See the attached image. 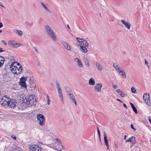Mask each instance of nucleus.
<instances>
[{"mask_svg":"<svg viewBox=\"0 0 151 151\" xmlns=\"http://www.w3.org/2000/svg\"><path fill=\"white\" fill-rule=\"evenodd\" d=\"M113 67L115 68L117 73L120 71L121 70L120 69V68L118 66V65L116 63H114L113 64Z\"/></svg>","mask_w":151,"mask_h":151,"instance_id":"obj_19","label":"nucleus"},{"mask_svg":"<svg viewBox=\"0 0 151 151\" xmlns=\"http://www.w3.org/2000/svg\"><path fill=\"white\" fill-rule=\"evenodd\" d=\"M35 86H36L35 84H34V85L33 86V88H35Z\"/></svg>","mask_w":151,"mask_h":151,"instance_id":"obj_60","label":"nucleus"},{"mask_svg":"<svg viewBox=\"0 0 151 151\" xmlns=\"http://www.w3.org/2000/svg\"><path fill=\"white\" fill-rule=\"evenodd\" d=\"M67 27H68V28L69 29H70V27H69V26L68 25H67Z\"/></svg>","mask_w":151,"mask_h":151,"instance_id":"obj_57","label":"nucleus"},{"mask_svg":"<svg viewBox=\"0 0 151 151\" xmlns=\"http://www.w3.org/2000/svg\"><path fill=\"white\" fill-rule=\"evenodd\" d=\"M14 43L12 41H9L8 42V44L9 45H12V44H13Z\"/></svg>","mask_w":151,"mask_h":151,"instance_id":"obj_43","label":"nucleus"},{"mask_svg":"<svg viewBox=\"0 0 151 151\" xmlns=\"http://www.w3.org/2000/svg\"><path fill=\"white\" fill-rule=\"evenodd\" d=\"M149 120L150 122V123L151 124V117H150L149 119Z\"/></svg>","mask_w":151,"mask_h":151,"instance_id":"obj_54","label":"nucleus"},{"mask_svg":"<svg viewBox=\"0 0 151 151\" xmlns=\"http://www.w3.org/2000/svg\"><path fill=\"white\" fill-rule=\"evenodd\" d=\"M3 24H2L1 23V22H0V28L2 27H3Z\"/></svg>","mask_w":151,"mask_h":151,"instance_id":"obj_51","label":"nucleus"},{"mask_svg":"<svg viewBox=\"0 0 151 151\" xmlns=\"http://www.w3.org/2000/svg\"><path fill=\"white\" fill-rule=\"evenodd\" d=\"M17 102L12 100H9V106L10 108L13 109L18 108L17 106L16 105Z\"/></svg>","mask_w":151,"mask_h":151,"instance_id":"obj_7","label":"nucleus"},{"mask_svg":"<svg viewBox=\"0 0 151 151\" xmlns=\"http://www.w3.org/2000/svg\"><path fill=\"white\" fill-rule=\"evenodd\" d=\"M62 146L61 144H60V145H59V147H58V148H56V149L57 150L60 151L62 150Z\"/></svg>","mask_w":151,"mask_h":151,"instance_id":"obj_33","label":"nucleus"},{"mask_svg":"<svg viewBox=\"0 0 151 151\" xmlns=\"http://www.w3.org/2000/svg\"><path fill=\"white\" fill-rule=\"evenodd\" d=\"M2 32V31L1 30H0V33H1Z\"/></svg>","mask_w":151,"mask_h":151,"instance_id":"obj_61","label":"nucleus"},{"mask_svg":"<svg viewBox=\"0 0 151 151\" xmlns=\"http://www.w3.org/2000/svg\"><path fill=\"white\" fill-rule=\"evenodd\" d=\"M66 90H68V91H69V93L71 92V90H70V88L69 87H67L66 88Z\"/></svg>","mask_w":151,"mask_h":151,"instance_id":"obj_45","label":"nucleus"},{"mask_svg":"<svg viewBox=\"0 0 151 151\" xmlns=\"http://www.w3.org/2000/svg\"><path fill=\"white\" fill-rule=\"evenodd\" d=\"M13 151H22V150L19 147H17L13 149Z\"/></svg>","mask_w":151,"mask_h":151,"instance_id":"obj_32","label":"nucleus"},{"mask_svg":"<svg viewBox=\"0 0 151 151\" xmlns=\"http://www.w3.org/2000/svg\"><path fill=\"white\" fill-rule=\"evenodd\" d=\"M123 105L124 106L125 108L127 109L128 108L127 107V106L125 104H123Z\"/></svg>","mask_w":151,"mask_h":151,"instance_id":"obj_49","label":"nucleus"},{"mask_svg":"<svg viewBox=\"0 0 151 151\" xmlns=\"http://www.w3.org/2000/svg\"><path fill=\"white\" fill-rule=\"evenodd\" d=\"M86 46H80V50L83 52L86 53L88 52V50L87 48L86 47Z\"/></svg>","mask_w":151,"mask_h":151,"instance_id":"obj_15","label":"nucleus"},{"mask_svg":"<svg viewBox=\"0 0 151 151\" xmlns=\"http://www.w3.org/2000/svg\"><path fill=\"white\" fill-rule=\"evenodd\" d=\"M95 80L92 78H91L89 80L88 84L90 85L93 86L95 85Z\"/></svg>","mask_w":151,"mask_h":151,"instance_id":"obj_21","label":"nucleus"},{"mask_svg":"<svg viewBox=\"0 0 151 151\" xmlns=\"http://www.w3.org/2000/svg\"><path fill=\"white\" fill-rule=\"evenodd\" d=\"M56 84L57 89L61 88L60 84L58 81H56Z\"/></svg>","mask_w":151,"mask_h":151,"instance_id":"obj_35","label":"nucleus"},{"mask_svg":"<svg viewBox=\"0 0 151 151\" xmlns=\"http://www.w3.org/2000/svg\"><path fill=\"white\" fill-rule=\"evenodd\" d=\"M131 127L132 129H133L134 131H135L136 130V129L134 128L133 125V124H131Z\"/></svg>","mask_w":151,"mask_h":151,"instance_id":"obj_40","label":"nucleus"},{"mask_svg":"<svg viewBox=\"0 0 151 151\" xmlns=\"http://www.w3.org/2000/svg\"><path fill=\"white\" fill-rule=\"evenodd\" d=\"M131 91L133 93H135L136 91V90L133 87H132L131 88Z\"/></svg>","mask_w":151,"mask_h":151,"instance_id":"obj_37","label":"nucleus"},{"mask_svg":"<svg viewBox=\"0 0 151 151\" xmlns=\"http://www.w3.org/2000/svg\"><path fill=\"white\" fill-rule=\"evenodd\" d=\"M112 86H113V88L114 89H115L117 88V86L116 85H115V84H114Z\"/></svg>","mask_w":151,"mask_h":151,"instance_id":"obj_46","label":"nucleus"},{"mask_svg":"<svg viewBox=\"0 0 151 151\" xmlns=\"http://www.w3.org/2000/svg\"><path fill=\"white\" fill-rule=\"evenodd\" d=\"M28 148L32 151H41L42 148L37 145H29Z\"/></svg>","mask_w":151,"mask_h":151,"instance_id":"obj_5","label":"nucleus"},{"mask_svg":"<svg viewBox=\"0 0 151 151\" xmlns=\"http://www.w3.org/2000/svg\"><path fill=\"white\" fill-rule=\"evenodd\" d=\"M14 32L16 33L19 36L23 34L22 32L20 30L15 29L14 31Z\"/></svg>","mask_w":151,"mask_h":151,"instance_id":"obj_28","label":"nucleus"},{"mask_svg":"<svg viewBox=\"0 0 151 151\" xmlns=\"http://www.w3.org/2000/svg\"><path fill=\"white\" fill-rule=\"evenodd\" d=\"M68 95L69 98L74 103L75 105H77L76 100L75 99V96L73 94L72 92H70L68 93Z\"/></svg>","mask_w":151,"mask_h":151,"instance_id":"obj_9","label":"nucleus"},{"mask_svg":"<svg viewBox=\"0 0 151 151\" xmlns=\"http://www.w3.org/2000/svg\"><path fill=\"white\" fill-rule=\"evenodd\" d=\"M81 43H83L82 44L83 45H85V46L87 47H88V43L87 42L85 39L81 38Z\"/></svg>","mask_w":151,"mask_h":151,"instance_id":"obj_18","label":"nucleus"},{"mask_svg":"<svg viewBox=\"0 0 151 151\" xmlns=\"http://www.w3.org/2000/svg\"><path fill=\"white\" fill-rule=\"evenodd\" d=\"M0 6L4 8V7L3 6V5L2 4H1L0 2Z\"/></svg>","mask_w":151,"mask_h":151,"instance_id":"obj_56","label":"nucleus"},{"mask_svg":"<svg viewBox=\"0 0 151 151\" xmlns=\"http://www.w3.org/2000/svg\"><path fill=\"white\" fill-rule=\"evenodd\" d=\"M17 73L16 74H20L22 72V68L21 66H19L18 67H17Z\"/></svg>","mask_w":151,"mask_h":151,"instance_id":"obj_20","label":"nucleus"},{"mask_svg":"<svg viewBox=\"0 0 151 151\" xmlns=\"http://www.w3.org/2000/svg\"><path fill=\"white\" fill-rule=\"evenodd\" d=\"M1 101L0 102H2L3 101H7V100H9V99H8V98H7L5 96H3L2 98H1Z\"/></svg>","mask_w":151,"mask_h":151,"instance_id":"obj_29","label":"nucleus"},{"mask_svg":"<svg viewBox=\"0 0 151 151\" xmlns=\"http://www.w3.org/2000/svg\"><path fill=\"white\" fill-rule=\"evenodd\" d=\"M75 61L77 62L78 63V65L79 67H83V64L81 61L78 58H76L75 59Z\"/></svg>","mask_w":151,"mask_h":151,"instance_id":"obj_12","label":"nucleus"},{"mask_svg":"<svg viewBox=\"0 0 151 151\" xmlns=\"http://www.w3.org/2000/svg\"><path fill=\"white\" fill-rule=\"evenodd\" d=\"M97 131L98 132V134L99 136V137H100V131L98 128V127H97Z\"/></svg>","mask_w":151,"mask_h":151,"instance_id":"obj_42","label":"nucleus"},{"mask_svg":"<svg viewBox=\"0 0 151 151\" xmlns=\"http://www.w3.org/2000/svg\"><path fill=\"white\" fill-rule=\"evenodd\" d=\"M4 61V57L0 56V67L3 65Z\"/></svg>","mask_w":151,"mask_h":151,"instance_id":"obj_25","label":"nucleus"},{"mask_svg":"<svg viewBox=\"0 0 151 151\" xmlns=\"http://www.w3.org/2000/svg\"><path fill=\"white\" fill-rule=\"evenodd\" d=\"M14 65V63L12 64L10 66V69L13 73L16 74L17 66Z\"/></svg>","mask_w":151,"mask_h":151,"instance_id":"obj_10","label":"nucleus"},{"mask_svg":"<svg viewBox=\"0 0 151 151\" xmlns=\"http://www.w3.org/2000/svg\"><path fill=\"white\" fill-rule=\"evenodd\" d=\"M116 100L118 101H120L121 103H122V101L120 99H116Z\"/></svg>","mask_w":151,"mask_h":151,"instance_id":"obj_52","label":"nucleus"},{"mask_svg":"<svg viewBox=\"0 0 151 151\" xmlns=\"http://www.w3.org/2000/svg\"><path fill=\"white\" fill-rule=\"evenodd\" d=\"M103 85L101 83H96L94 89L96 91L100 92L101 91V88L102 87Z\"/></svg>","mask_w":151,"mask_h":151,"instance_id":"obj_8","label":"nucleus"},{"mask_svg":"<svg viewBox=\"0 0 151 151\" xmlns=\"http://www.w3.org/2000/svg\"><path fill=\"white\" fill-rule=\"evenodd\" d=\"M34 50H35V51H36L37 52V53H39V52H38V50L35 47H34Z\"/></svg>","mask_w":151,"mask_h":151,"instance_id":"obj_47","label":"nucleus"},{"mask_svg":"<svg viewBox=\"0 0 151 151\" xmlns=\"http://www.w3.org/2000/svg\"><path fill=\"white\" fill-rule=\"evenodd\" d=\"M36 117L39 124L41 126L44 125L45 121L44 116L42 114H38L37 115Z\"/></svg>","mask_w":151,"mask_h":151,"instance_id":"obj_4","label":"nucleus"},{"mask_svg":"<svg viewBox=\"0 0 151 151\" xmlns=\"http://www.w3.org/2000/svg\"><path fill=\"white\" fill-rule=\"evenodd\" d=\"M143 99L144 102L149 106H151V102L150 100V96L148 93H145L143 96Z\"/></svg>","mask_w":151,"mask_h":151,"instance_id":"obj_3","label":"nucleus"},{"mask_svg":"<svg viewBox=\"0 0 151 151\" xmlns=\"http://www.w3.org/2000/svg\"><path fill=\"white\" fill-rule=\"evenodd\" d=\"M145 64L146 65H147V67L149 68V66L148 65V61H147V60L146 59H145Z\"/></svg>","mask_w":151,"mask_h":151,"instance_id":"obj_44","label":"nucleus"},{"mask_svg":"<svg viewBox=\"0 0 151 151\" xmlns=\"http://www.w3.org/2000/svg\"><path fill=\"white\" fill-rule=\"evenodd\" d=\"M130 104L132 107V108L133 110L134 111V112L136 114H137L138 112H137V110L136 109V108H135V106H134L133 104L131 102H130Z\"/></svg>","mask_w":151,"mask_h":151,"instance_id":"obj_24","label":"nucleus"},{"mask_svg":"<svg viewBox=\"0 0 151 151\" xmlns=\"http://www.w3.org/2000/svg\"><path fill=\"white\" fill-rule=\"evenodd\" d=\"M60 98L61 101L63 103V94L62 93H60L59 94Z\"/></svg>","mask_w":151,"mask_h":151,"instance_id":"obj_30","label":"nucleus"},{"mask_svg":"<svg viewBox=\"0 0 151 151\" xmlns=\"http://www.w3.org/2000/svg\"><path fill=\"white\" fill-rule=\"evenodd\" d=\"M99 138H100V141H101V137H99Z\"/></svg>","mask_w":151,"mask_h":151,"instance_id":"obj_62","label":"nucleus"},{"mask_svg":"<svg viewBox=\"0 0 151 151\" xmlns=\"http://www.w3.org/2000/svg\"><path fill=\"white\" fill-rule=\"evenodd\" d=\"M46 95V98H47V100L49 99H49V96L48 95Z\"/></svg>","mask_w":151,"mask_h":151,"instance_id":"obj_53","label":"nucleus"},{"mask_svg":"<svg viewBox=\"0 0 151 151\" xmlns=\"http://www.w3.org/2000/svg\"><path fill=\"white\" fill-rule=\"evenodd\" d=\"M33 95L30 96L25 98L24 101L26 102L27 104L32 106L36 104V99L34 98Z\"/></svg>","mask_w":151,"mask_h":151,"instance_id":"obj_2","label":"nucleus"},{"mask_svg":"<svg viewBox=\"0 0 151 151\" xmlns=\"http://www.w3.org/2000/svg\"><path fill=\"white\" fill-rule=\"evenodd\" d=\"M27 78H26L23 77H22L20 79L19 81V84L22 87L25 88L27 86L25 83V81L27 80Z\"/></svg>","mask_w":151,"mask_h":151,"instance_id":"obj_6","label":"nucleus"},{"mask_svg":"<svg viewBox=\"0 0 151 151\" xmlns=\"http://www.w3.org/2000/svg\"><path fill=\"white\" fill-rule=\"evenodd\" d=\"M9 101L7 100L6 101H3L2 102H1V104L3 105L5 107H6L9 106Z\"/></svg>","mask_w":151,"mask_h":151,"instance_id":"obj_14","label":"nucleus"},{"mask_svg":"<svg viewBox=\"0 0 151 151\" xmlns=\"http://www.w3.org/2000/svg\"><path fill=\"white\" fill-rule=\"evenodd\" d=\"M17 65H18V66H19H19H20V64L19 63H17Z\"/></svg>","mask_w":151,"mask_h":151,"instance_id":"obj_58","label":"nucleus"},{"mask_svg":"<svg viewBox=\"0 0 151 151\" xmlns=\"http://www.w3.org/2000/svg\"><path fill=\"white\" fill-rule=\"evenodd\" d=\"M104 139L105 145L107 147V149L108 150L109 149V142L107 139V136L105 132H104Z\"/></svg>","mask_w":151,"mask_h":151,"instance_id":"obj_13","label":"nucleus"},{"mask_svg":"<svg viewBox=\"0 0 151 151\" xmlns=\"http://www.w3.org/2000/svg\"><path fill=\"white\" fill-rule=\"evenodd\" d=\"M116 91L122 97H124V94L123 93V92L119 89H117L116 90Z\"/></svg>","mask_w":151,"mask_h":151,"instance_id":"obj_27","label":"nucleus"},{"mask_svg":"<svg viewBox=\"0 0 151 151\" xmlns=\"http://www.w3.org/2000/svg\"><path fill=\"white\" fill-rule=\"evenodd\" d=\"M45 29L48 36L53 41L56 42L57 40V38L53 31L51 28L49 26L47 25L45 26Z\"/></svg>","mask_w":151,"mask_h":151,"instance_id":"obj_1","label":"nucleus"},{"mask_svg":"<svg viewBox=\"0 0 151 151\" xmlns=\"http://www.w3.org/2000/svg\"><path fill=\"white\" fill-rule=\"evenodd\" d=\"M135 137H134L132 136L131 137L129 138L127 140L126 142H133L135 141Z\"/></svg>","mask_w":151,"mask_h":151,"instance_id":"obj_23","label":"nucleus"},{"mask_svg":"<svg viewBox=\"0 0 151 151\" xmlns=\"http://www.w3.org/2000/svg\"><path fill=\"white\" fill-rule=\"evenodd\" d=\"M62 44L64 47L68 50L71 51V48L69 45L66 42H62Z\"/></svg>","mask_w":151,"mask_h":151,"instance_id":"obj_11","label":"nucleus"},{"mask_svg":"<svg viewBox=\"0 0 151 151\" xmlns=\"http://www.w3.org/2000/svg\"><path fill=\"white\" fill-rule=\"evenodd\" d=\"M127 137V136L126 135H125L124 137V139H126V138Z\"/></svg>","mask_w":151,"mask_h":151,"instance_id":"obj_59","label":"nucleus"},{"mask_svg":"<svg viewBox=\"0 0 151 151\" xmlns=\"http://www.w3.org/2000/svg\"><path fill=\"white\" fill-rule=\"evenodd\" d=\"M41 4L42 6L43 7L44 9L46 10V11L47 12H50V13L51 12L50 10L47 8L46 6L42 2H41Z\"/></svg>","mask_w":151,"mask_h":151,"instance_id":"obj_26","label":"nucleus"},{"mask_svg":"<svg viewBox=\"0 0 151 151\" xmlns=\"http://www.w3.org/2000/svg\"><path fill=\"white\" fill-rule=\"evenodd\" d=\"M125 26L128 29H129L130 28L131 25L130 23H128Z\"/></svg>","mask_w":151,"mask_h":151,"instance_id":"obj_34","label":"nucleus"},{"mask_svg":"<svg viewBox=\"0 0 151 151\" xmlns=\"http://www.w3.org/2000/svg\"><path fill=\"white\" fill-rule=\"evenodd\" d=\"M4 50H2V49H0V52L4 51Z\"/></svg>","mask_w":151,"mask_h":151,"instance_id":"obj_55","label":"nucleus"},{"mask_svg":"<svg viewBox=\"0 0 151 151\" xmlns=\"http://www.w3.org/2000/svg\"><path fill=\"white\" fill-rule=\"evenodd\" d=\"M96 66L99 71H101L103 70V68L101 65L98 62L96 63Z\"/></svg>","mask_w":151,"mask_h":151,"instance_id":"obj_22","label":"nucleus"},{"mask_svg":"<svg viewBox=\"0 0 151 151\" xmlns=\"http://www.w3.org/2000/svg\"><path fill=\"white\" fill-rule=\"evenodd\" d=\"M50 99L47 100V103L48 105L50 104Z\"/></svg>","mask_w":151,"mask_h":151,"instance_id":"obj_50","label":"nucleus"},{"mask_svg":"<svg viewBox=\"0 0 151 151\" xmlns=\"http://www.w3.org/2000/svg\"><path fill=\"white\" fill-rule=\"evenodd\" d=\"M77 41L79 43H81V38H80L79 37H77L76 38Z\"/></svg>","mask_w":151,"mask_h":151,"instance_id":"obj_39","label":"nucleus"},{"mask_svg":"<svg viewBox=\"0 0 151 151\" xmlns=\"http://www.w3.org/2000/svg\"><path fill=\"white\" fill-rule=\"evenodd\" d=\"M12 46L14 47H17L20 46V44H19L18 43H13L12 44Z\"/></svg>","mask_w":151,"mask_h":151,"instance_id":"obj_31","label":"nucleus"},{"mask_svg":"<svg viewBox=\"0 0 151 151\" xmlns=\"http://www.w3.org/2000/svg\"><path fill=\"white\" fill-rule=\"evenodd\" d=\"M118 73L122 76L123 78H126V74L124 70H121L118 72Z\"/></svg>","mask_w":151,"mask_h":151,"instance_id":"obj_16","label":"nucleus"},{"mask_svg":"<svg viewBox=\"0 0 151 151\" xmlns=\"http://www.w3.org/2000/svg\"><path fill=\"white\" fill-rule=\"evenodd\" d=\"M58 91V93H62V91L61 89V88H58L57 89Z\"/></svg>","mask_w":151,"mask_h":151,"instance_id":"obj_41","label":"nucleus"},{"mask_svg":"<svg viewBox=\"0 0 151 151\" xmlns=\"http://www.w3.org/2000/svg\"><path fill=\"white\" fill-rule=\"evenodd\" d=\"M121 22L122 23L124 24V25H126L128 23L125 20H122L121 21Z\"/></svg>","mask_w":151,"mask_h":151,"instance_id":"obj_36","label":"nucleus"},{"mask_svg":"<svg viewBox=\"0 0 151 151\" xmlns=\"http://www.w3.org/2000/svg\"><path fill=\"white\" fill-rule=\"evenodd\" d=\"M1 42L3 43L5 45H7V44H6V42L4 41V40H2Z\"/></svg>","mask_w":151,"mask_h":151,"instance_id":"obj_48","label":"nucleus"},{"mask_svg":"<svg viewBox=\"0 0 151 151\" xmlns=\"http://www.w3.org/2000/svg\"><path fill=\"white\" fill-rule=\"evenodd\" d=\"M11 137L14 140H16L17 139L16 137L13 134L12 135H11Z\"/></svg>","mask_w":151,"mask_h":151,"instance_id":"obj_38","label":"nucleus"},{"mask_svg":"<svg viewBox=\"0 0 151 151\" xmlns=\"http://www.w3.org/2000/svg\"><path fill=\"white\" fill-rule=\"evenodd\" d=\"M83 60L86 66L87 67H90V64L88 59L86 58H83Z\"/></svg>","mask_w":151,"mask_h":151,"instance_id":"obj_17","label":"nucleus"}]
</instances>
